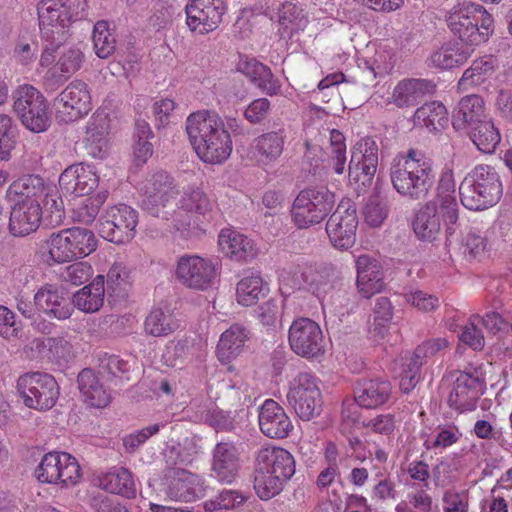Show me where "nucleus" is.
Listing matches in <instances>:
<instances>
[{"label":"nucleus","mask_w":512,"mask_h":512,"mask_svg":"<svg viewBox=\"0 0 512 512\" xmlns=\"http://www.w3.org/2000/svg\"><path fill=\"white\" fill-rule=\"evenodd\" d=\"M459 220L455 183L451 173H444L434 199L422 205L413 216L412 229L418 240L434 242L445 227L446 242L453 236Z\"/></svg>","instance_id":"obj_1"},{"label":"nucleus","mask_w":512,"mask_h":512,"mask_svg":"<svg viewBox=\"0 0 512 512\" xmlns=\"http://www.w3.org/2000/svg\"><path fill=\"white\" fill-rule=\"evenodd\" d=\"M43 42L40 64L48 67L55 62L54 53L66 42L68 27L86 15V0H41L37 5Z\"/></svg>","instance_id":"obj_2"},{"label":"nucleus","mask_w":512,"mask_h":512,"mask_svg":"<svg viewBox=\"0 0 512 512\" xmlns=\"http://www.w3.org/2000/svg\"><path fill=\"white\" fill-rule=\"evenodd\" d=\"M189 140L201 160L220 164L232 152V140L222 119L214 112L198 111L186 120Z\"/></svg>","instance_id":"obj_3"},{"label":"nucleus","mask_w":512,"mask_h":512,"mask_svg":"<svg viewBox=\"0 0 512 512\" xmlns=\"http://www.w3.org/2000/svg\"><path fill=\"white\" fill-rule=\"evenodd\" d=\"M390 179L393 188L404 198L424 200L435 184L433 161L421 150L411 148L393 161Z\"/></svg>","instance_id":"obj_4"},{"label":"nucleus","mask_w":512,"mask_h":512,"mask_svg":"<svg viewBox=\"0 0 512 512\" xmlns=\"http://www.w3.org/2000/svg\"><path fill=\"white\" fill-rule=\"evenodd\" d=\"M452 34L462 42L477 46L489 40L494 33L493 16L480 4L463 2L446 15Z\"/></svg>","instance_id":"obj_5"},{"label":"nucleus","mask_w":512,"mask_h":512,"mask_svg":"<svg viewBox=\"0 0 512 512\" xmlns=\"http://www.w3.org/2000/svg\"><path fill=\"white\" fill-rule=\"evenodd\" d=\"M503 193L500 176L494 167L478 165L469 172L459 187L462 205L469 210H483L495 205Z\"/></svg>","instance_id":"obj_6"},{"label":"nucleus","mask_w":512,"mask_h":512,"mask_svg":"<svg viewBox=\"0 0 512 512\" xmlns=\"http://www.w3.org/2000/svg\"><path fill=\"white\" fill-rule=\"evenodd\" d=\"M293 287L306 290L318 298L323 309L331 307L343 314L351 302V295L345 289L337 288L328 270L313 267H299L292 276Z\"/></svg>","instance_id":"obj_7"},{"label":"nucleus","mask_w":512,"mask_h":512,"mask_svg":"<svg viewBox=\"0 0 512 512\" xmlns=\"http://www.w3.org/2000/svg\"><path fill=\"white\" fill-rule=\"evenodd\" d=\"M442 384L448 385L446 403L457 414L475 411L486 392V380L478 368L450 371L443 376Z\"/></svg>","instance_id":"obj_8"},{"label":"nucleus","mask_w":512,"mask_h":512,"mask_svg":"<svg viewBox=\"0 0 512 512\" xmlns=\"http://www.w3.org/2000/svg\"><path fill=\"white\" fill-rule=\"evenodd\" d=\"M46 245L49 259L62 264L90 255L96 250L97 239L89 229L72 227L51 233Z\"/></svg>","instance_id":"obj_9"},{"label":"nucleus","mask_w":512,"mask_h":512,"mask_svg":"<svg viewBox=\"0 0 512 512\" xmlns=\"http://www.w3.org/2000/svg\"><path fill=\"white\" fill-rule=\"evenodd\" d=\"M334 205L335 195L327 187H308L301 190L294 199L291 217L299 229H306L321 223Z\"/></svg>","instance_id":"obj_10"},{"label":"nucleus","mask_w":512,"mask_h":512,"mask_svg":"<svg viewBox=\"0 0 512 512\" xmlns=\"http://www.w3.org/2000/svg\"><path fill=\"white\" fill-rule=\"evenodd\" d=\"M13 110L25 128L41 133L50 126L47 101L35 87L25 84L13 93Z\"/></svg>","instance_id":"obj_11"},{"label":"nucleus","mask_w":512,"mask_h":512,"mask_svg":"<svg viewBox=\"0 0 512 512\" xmlns=\"http://www.w3.org/2000/svg\"><path fill=\"white\" fill-rule=\"evenodd\" d=\"M17 390L25 406L46 411L51 409L59 396V386L55 378L43 372H28L17 381Z\"/></svg>","instance_id":"obj_12"},{"label":"nucleus","mask_w":512,"mask_h":512,"mask_svg":"<svg viewBox=\"0 0 512 512\" xmlns=\"http://www.w3.org/2000/svg\"><path fill=\"white\" fill-rule=\"evenodd\" d=\"M138 212L129 205L117 204L108 207L99 218V233L115 244L130 242L136 234Z\"/></svg>","instance_id":"obj_13"},{"label":"nucleus","mask_w":512,"mask_h":512,"mask_svg":"<svg viewBox=\"0 0 512 512\" xmlns=\"http://www.w3.org/2000/svg\"><path fill=\"white\" fill-rule=\"evenodd\" d=\"M287 401L298 417L304 421L318 415L322 400L316 378L307 372L299 373L290 382Z\"/></svg>","instance_id":"obj_14"},{"label":"nucleus","mask_w":512,"mask_h":512,"mask_svg":"<svg viewBox=\"0 0 512 512\" xmlns=\"http://www.w3.org/2000/svg\"><path fill=\"white\" fill-rule=\"evenodd\" d=\"M289 345L293 352L307 359L325 354V338L317 322L310 318L295 319L289 328Z\"/></svg>","instance_id":"obj_15"},{"label":"nucleus","mask_w":512,"mask_h":512,"mask_svg":"<svg viewBox=\"0 0 512 512\" xmlns=\"http://www.w3.org/2000/svg\"><path fill=\"white\" fill-rule=\"evenodd\" d=\"M378 167V145L371 137L360 139L351 149L348 175L358 188L369 187Z\"/></svg>","instance_id":"obj_16"},{"label":"nucleus","mask_w":512,"mask_h":512,"mask_svg":"<svg viewBox=\"0 0 512 512\" xmlns=\"http://www.w3.org/2000/svg\"><path fill=\"white\" fill-rule=\"evenodd\" d=\"M357 227L354 205L349 200L341 201L326 223V233L334 248L348 250L355 244Z\"/></svg>","instance_id":"obj_17"},{"label":"nucleus","mask_w":512,"mask_h":512,"mask_svg":"<svg viewBox=\"0 0 512 512\" xmlns=\"http://www.w3.org/2000/svg\"><path fill=\"white\" fill-rule=\"evenodd\" d=\"M141 191L142 208L156 217L178 193L174 179L163 170L148 175L142 182Z\"/></svg>","instance_id":"obj_18"},{"label":"nucleus","mask_w":512,"mask_h":512,"mask_svg":"<svg viewBox=\"0 0 512 512\" xmlns=\"http://www.w3.org/2000/svg\"><path fill=\"white\" fill-rule=\"evenodd\" d=\"M175 275L185 287L195 290H206L216 277L215 267L211 261L198 255L179 257Z\"/></svg>","instance_id":"obj_19"},{"label":"nucleus","mask_w":512,"mask_h":512,"mask_svg":"<svg viewBox=\"0 0 512 512\" xmlns=\"http://www.w3.org/2000/svg\"><path fill=\"white\" fill-rule=\"evenodd\" d=\"M56 112L65 122L75 121L92 108L91 95L86 83L71 82L55 99Z\"/></svg>","instance_id":"obj_20"},{"label":"nucleus","mask_w":512,"mask_h":512,"mask_svg":"<svg viewBox=\"0 0 512 512\" xmlns=\"http://www.w3.org/2000/svg\"><path fill=\"white\" fill-rule=\"evenodd\" d=\"M225 11L223 0H193L185 8L186 23L191 31L206 34L219 26Z\"/></svg>","instance_id":"obj_21"},{"label":"nucleus","mask_w":512,"mask_h":512,"mask_svg":"<svg viewBox=\"0 0 512 512\" xmlns=\"http://www.w3.org/2000/svg\"><path fill=\"white\" fill-rule=\"evenodd\" d=\"M37 480H76L81 467L75 457L66 452L46 453L34 471Z\"/></svg>","instance_id":"obj_22"},{"label":"nucleus","mask_w":512,"mask_h":512,"mask_svg":"<svg viewBox=\"0 0 512 512\" xmlns=\"http://www.w3.org/2000/svg\"><path fill=\"white\" fill-rule=\"evenodd\" d=\"M261 480H289L295 473V460L284 449L261 451L257 457Z\"/></svg>","instance_id":"obj_23"},{"label":"nucleus","mask_w":512,"mask_h":512,"mask_svg":"<svg viewBox=\"0 0 512 512\" xmlns=\"http://www.w3.org/2000/svg\"><path fill=\"white\" fill-rule=\"evenodd\" d=\"M259 427L261 432L272 439L288 437L293 424L284 408L273 399H267L259 408Z\"/></svg>","instance_id":"obj_24"},{"label":"nucleus","mask_w":512,"mask_h":512,"mask_svg":"<svg viewBox=\"0 0 512 512\" xmlns=\"http://www.w3.org/2000/svg\"><path fill=\"white\" fill-rule=\"evenodd\" d=\"M99 183L94 168L83 163L74 164L66 168L59 177L60 188L75 196L90 194Z\"/></svg>","instance_id":"obj_25"},{"label":"nucleus","mask_w":512,"mask_h":512,"mask_svg":"<svg viewBox=\"0 0 512 512\" xmlns=\"http://www.w3.org/2000/svg\"><path fill=\"white\" fill-rule=\"evenodd\" d=\"M34 306L39 312L57 320L68 319L73 312L69 298L59 293L52 284H45L34 295Z\"/></svg>","instance_id":"obj_26"},{"label":"nucleus","mask_w":512,"mask_h":512,"mask_svg":"<svg viewBox=\"0 0 512 512\" xmlns=\"http://www.w3.org/2000/svg\"><path fill=\"white\" fill-rule=\"evenodd\" d=\"M42 217L40 203L16 202L9 218V231L13 236L23 237L35 232Z\"/></svg>","instance_id":"obj_27"},{"label":"nucleus","mask_w":512,"mask_h":512,"mask_svg":"<svg viewBox=\"0 0 512 512\" xmlns=\"http://www.w3.org/2000/svg\"><path fill=\"white\" fill-rule=\"evenodd\" d=\"M436 85L427 79H404L394 88L392 102L399 108L411 107L420 103L423 98L434 94Z\"/></svg>","instance_id":"obj_28"},{"label":"nucleus","mask_w":512,"mask_h":512,"mask_svg":"<svg viewBox=\"0 0 512 512\" xmlns=\"http://www.w3.org/2000/svg\"><path fill=\"white\" fill-rule=\"evenodd\" d=\"M392 392L391 383L381 378L359 381L354 388V400L359 407L374 409L384 405Z\"/></svg>","instance_id":"obj_29"},{"label":"nucleus","mask_w":512,"mask_h":512,"mask_svg":"<svg viewBox=\"0 0 512 512\" xmlns=\"http://www.w3.org/2000/svg\"><path fill=\"white\" fill-rule=\"evenodd\" d=\"M356 270L357 287L363 297L370 298L382 290L383 272L378 260L369 255H360L356 259Z\"/></svg>","instance_id":"obj_30"},{"label":"nucleus","mask_w":512,"mask_h":512,"mask_svg":"<svg viewBox=\"0 0 512 512\" xmlns=\"http://www.w3.org/2000/svg\"><path fill=\"white\" fill-rule=\"evenodd\" d=\"M489 119L485 114L483 99L471 94L463 97L452 114V125L454 129L469 130L483 120Z\"/></svg>","instance_id":"obj_31"},{"label":"nucleus","mask_w":512,"mask_h":512,"mask_svg":"<svg viewBox=\"0 0 512 512\" xmlns=\"http://www.w3.org/2000/svg\"><path fill=\"white\" fill-rule=\"evenodd\" d=\"M241 469L239 452L230 442H219L212 453V472L220 480L239 477Z\"/></svg>","instance_id":"obj_32"},{"label":"nucleus","mask_w":512,"mask_h":512,"mask_svg":"<svg viewBox=\"0 0 512 512\" xmlns=\"http://www.w3.org/2000/svg\"><path fill=\"white\" fill-rule=\"evenodd\" d=\"M237 69L267 95H277L280 91V81L273 75L271 69L254 58L241 59Z\"/></svg>","instance_id":"obj_33"},{"label":"nucleus","mask_w":512,"mask_h":512,"mask_svg":"<svg viewBox=\"0 0 512 512\" xmlns=\"http://www.w3.org/2000/svg\"><path fill=\"white\" fill-rule=\"evenodd\" d=\"M222 252L230 259L248 261L257 254L254 242L247 236L230 229L222 230L218 237Z\"/></svg>","instance_id":"obj_34"},{"label":"nucleus","mask_w":512,"mask_h":512,"mask_svg":"<svg viewBox=\"0 0 512 512\" xmlns=\"http://www.w3.org/2000/svg\"><path fill=\"white\" fill-rule=\"evenodd\" d=\"M249 338V331L240 324H233L224 331L217 345V357L226 364L236 358Z\"/></svg>","instance_id":"obj_35"},{"label":"nucleus","mask_w":512,"mask_h":512,"mask_svg":"<svg viewBox=\"0 0 512 512\" xmlns=\"http://www.w3.org/2000/svg\"><path fill=\"white\" fill-rule=\"evenodd\" d=\"M105 297V279L103 275H98L89 284L77 291L73 296L71 302L74 307L87 312L93 313L98 311L103 303Z\"/></svg>","instance_id":"obj_36"},{"label":"nucleus","mask_w":512,"mask_h":512,"mask_svg":"<svg viewBox=\"0 0 512 512\" xmlns=\"http://www.w3.org/2000/svg\"><path fill=\"white\" fill-rule=\"evenodd\" d=\"M287 131L283 125L254 139V148L265 162L276 161L283 153Z\"/></svg>","instance_id":"obj_37"},{"label":"nucleus","mask_w":512,"mask_h":512,"mask_svg":"<svg viewBox=\"0 0 512 512\" xmlns=\"http://www.w3.org/2000/svg\"><path fill=\"white\" fill-rule=\"evenodd\" d=\"M78 388L85 401L97 408H102L110 403V394L104 389L95 372L89 368L83 369L77 378Z\"/></svg>","instance_id":"obj_38"},{"label":"nucleus","mask_w":512,"mask_h":512,"mask_svg":"<svg viewBox=\"0 0 512 512\" xmlns=\"http://www.w3.org/2000/svg\"><path fill=\"white\" fill-rule=\"evenodd\" d=\"M416 126L426 127L429 131L443 129L448 124L446 107L438 101H432L419 107L413 116Z\"/></svg>","instance_id":"obj_39"},{"label":"nucleus","mask_w":512,"mask_h":512,"mask_svg":"<svg viewBox=\"0 0 512 512\" xmlns=\"http://www.w3.org/2000/svg\"><path fill=\"white\" fill-rule=\"evenodd\" d=\"M472 50L455 45H443L439 49L432 52L427 62L430 67L438 69H452L456 66L463 65L471 56Z\"/></svg>","instance_id":"obj_40"},{"label":"nucleus","mask_w":512,"mask_h":512,"mask_svg":"<svg viewBox=\"0 0 512 512\" xmlns=\"http://www.w3.org/2000/svg\"><path fill=\"white\" fill-rule=\"evenodd\" d=\"M468 134L478 150L486 154L493 153L501 141L500 132L491 119L473 126Z\"/></svg>","instance_id":"obj_41"},{"label":"nucleus","mask_w":512,"mask_h":512,"mask_svg":"<svg viewBox=\"0 0 512 512\" xmlns=\"http://www.w3.org/2000/svg\"><path fill=\"white\" fill-rule=\"evenodd\" d=\"M129 288L128 271L122 264H114L107 273L105 292H107L108 299L112 298L114 302L126 299Z\"/></svg>","instance_id":"obj_42"},{"label":"nucleus","mask_w":512,"mask_h":512,"mask_svg":"<svg viewBox=\"0 0 512 512\" xmlns=\"http://www.w3.org/2000/svg\"><path fill=\"white\" fill-rule=\"evenodd\" d=\"M179 327L172 313L160 308L153 309L145 320V331L154 337L167 336Z\"/></svg>","instance_id":"obj_43"},{"label":"nucleus","mask_w":512,"mask_h":512,"mask_svg":"<svg viewBox=\"0 0 512 512\" xmlns=\"http://www.w3.org/2000/svg\"><path fill=\"white\" fill-rule=\"evenodd\" d=\"M11 191L18 196L17 202L39 203V199L44 194V183L42 178L30 175L15 181Z\"/></svg>","instance_id":"obj_44"},{"label":"nucleus","mask_w":512,"mask_h":512,"mask_svg":"<svg viewBox=\"0 0 512 512\" xmlns=\"http://www.w3.org/2000/svg\"><path fill=\"white\" fill-rule=\"evenodd\" d=\"M107 198L108 191L103 190L98 192L95 196L84 199L73 209V220L85 225L92 224L99 213L100 207L105 203Z\"/></svg>","instance_id":"obj_45"},{"label":"nucleus","mask_w":512,"mask_h":512,"mask_svg":"<svg viewBox=\"0 0 512 512\" xmlns=\"http://www.w3.org/2000/svg\"><path fill=\"white\" fill-rule=\"evenodd\" d=\"M179 203L180 208L183 210L195 212L203 216L211 212L214 206V202L204 191L193 186L184 190Z\"/></svg>","instance_id":"obj_46"},{"label":"nucleus","mask_w":512,"mask_h":512,"mask_svg":"<svg viewBox=\"0 0 512 512\" xmlns=\"http://www.w3.org/2000/svg\"><path fill=\"white\" fill-rule=\"evenodd\" d=\"M92 41L95 53L99 58L106 59L116 50L115 35L110 31L106 21H98L94 25Z\"/></svg>","instance_id":"obj_47"},{"label":"nucleus","mask_w":512,"mask_h":512,"mask_svg":"<svg viewBox=\"0 0 512 512\" xmlns=\"http://www.w3.org/2000/svg\"><path fill=\"white\" fill-rule=\"evenodd\" d=\"M64 44L65 42L54 53V55L56 56V54H59L56 68L61 72L63 80H66L80 69L84 61V54L79 48L65 47Z\"/></svg>","instance_id":"obj_48"},{"label":"nucleus","mask_w":512,"mask_h":512,"mask_svg":"<svg viewBox=\"0 0 512 512\" xmlns=\"http://www.w3.org/2000/svg\"><path fill=\"white\" fill-rule=\"evenodd\" d=\"M248 497L238 490H222L214 498L203 503L205 512L236 509L247 501Z\"/></svg>","instance_id":"obj_49"},{"label":"nucleus","mask_w":512,"mask_h":512,"mask_svg":"<svg viewBox=\"0 0 512 512\" xmlns=\"http://www.w3.org/2000/svg\"><path fill=\"white\" fill-rule=\"evenodd\" d=\"M263 292V280L259 275H250L241 279L237 284L236 295L238 303L250 306L256 303Z\"/></svg>","instance_id":"obj_50"},{"label":"nucleus","mask_w":512,"mask_h":512,"mask_svg":"<svg viewBox=\"0 0 512 512\" xmlns=\"http://www.w3.org/2000/svg\"><path fill=\"white\" fill-rule=\"evenodd\" d=\"M16 126L11 117L0 114V160L7 161L16 144Z\"/></svg>","instance_id":"obj_51"},{"label":"nucleus","mask_w":512,"mask_h":512,"mask_svg":"<svg viewBox=\"0 0 512 512\" xmlns=\"http://www.w3.org/2000/svg\"><path fill=\"white\" fill-rule=\"evenodd\" d=\"M493 73V65L490 61L477 60L465 70L459 81V86L466 89L469 86L482 84Z\"/></svg>","instance_id":"obj_52"},{"label":"nucleus","mask_w":512,"mask_h":512,"mask_svg":"<svg viewBox=\"0 0 512 512\" xmlns=\"http://www.w3.org/2000/svg\"><path fill=\"white\" fill-rule=\"evenodd\" d=\"M330 165L337 174H343L346 165V145L343 134L338 130L330 132Z\"/></svg>","instance_id":"obj_53"},{"label":"nucleus","mask_w":512,"mask_h":512,"mask_svg":"<svg viewBox=\"0 0 512 512\" xmlns=\"http://www.w3.org/2000/svg\"><path fill=\"white\" fill-rule=\"evenodd\" d=\"M98 362L99 373L107 377H120L130 370L128 362L117 355L101 354L98 357Z\"/></svg>","instance_id":"obj_54"},{"label":"nucleus","mask_w":512,"mask_h":512,"mask_svg":"<svg viewBox=\"0 0 512 512\" xmlns=\"http://www.w3.org/2000/svg\"><path fill=\"white\" fill-rule=\"evenodd\" d=\"M93 269L87 262H76L65 267L60 273L61 281L79 286L92 276Z\"/></svg>","instance_id":"obj_55"},{"label":"nucleus","mask_w":512,"mask_h":512,"mask_svg":"<svg viewBox=\"0 0 512 512\" xmlns=\"http://www.w3.org/2000/svg\"><path fill=\"white\" fill-rule=\"evenodd\" d=\"M387 214L386 202L379 195H372L364 208L365 221L373 227H378L387 217Z\"/></svg>","instance_id":"obj_56"},{"label":"nucleus","mask_w":512,"mask_h":512,"mask_svg":"<svg viewBox=\"0 0 512 512\" xmlns=\"http://www.w3.org/2000/svg\"><path fill=\"white\" fill-rule=\"evenodd\" d=\"M42 215L52 226H59L65 219V209L62 198L57 194L46 195Z\"/></svg>","instance_id":"obj_57"},{"label":"nucleus","mask_w":512,"mask_h":512,"mask_svg":"<svg viewBox=\"0 0 512 512\" xmlns=\"http://www.w3.org/2000/svg\"><path fill=\"white\" fill-rule=\"evenodd\" d=\"M36 347L47 348L49 354L56 360H67L71 355L72 346L64 337H49L45 340H36Z\"/></svg>","instance_id":"obj_58"},{"label":"nucleus","mask_w":512,"mask_h":512,"mask_svg":"<svg viewBox=\"0 0 512 512\" xmlns=\"http://www.w3.org/2000/svg\"><path fill=\"white\" fill-rule=\"evenodd\" d=\"M194 482H171L167 495L175 501L192 502L202 496V490L193 487Z\"/></svg>","instance_id":"obj_59"},{"label":"nucleus","mask_w":512,"mask_h":512,"mask_svg":"<svg viewBox=\"0 0 512 512\" xmlns=\"http://www.w3.org/2000/svg\"><path fill=\"white\" fill-rule=\"evenodd\" d=\"M110 131V117L105 110L95 111L88 120L85 135L94 137H108Z\"/></svg>","instance_id":"obj_60"},{"label":"nucleus","mask_w":512,"mask_h":512,"mask_svg":"<svg viewBox=\"0 0 512 512\" xmlns=\"http://www.w3.org/2000/svg\"><path fill=\"white\" fill-rule=\"evenodd\" d=\"M271 112V102L267 98L253 100L245 109V119L253 124H260L267 119Z\"/></svg>","instance_id":"obj_61"},{"label":"nucleus","mask_w":512,"mask_h":512,"mask_svg":"<svg viewBox=\"0 0 512 512\" xmlns=\"http://www.w3.org/2000/svg\"><path fill=\"white\" fill-rule=\"evenodd\" d=\"M487 240L476 231L467 233L463 243V254L470 260L480 258L486 250Z\"/></svg>","instance_id":"obj_62"},{"label":"nucleus","mask_w":512,"mask_h":512,"mask_svg":"<svg viewBox=\"0 0 512 512\" xmlns=\"http://www.w3.org/2000/svg\"><path fill=\"white\" fill-rule=\"evenodd\" d=\"M444 512H468V496L466 492L448 490L443 496Z\"/></svg>","instance_id":"obj_63"},{"label":"nucleus","mask_w":512,"mask_h":512,"mask_svg":"<svg viewBox=\"0 0 512 512\" xmlns=\"http://www.w3.org/2000/svg\"><path fill=\"white\" fill-rule=\"evenodd\" d=\"M89 504L94 512H129L125 506L102 493L92 495Z\"/></svg>","instance_id":"obj_64"}]
</instances>
